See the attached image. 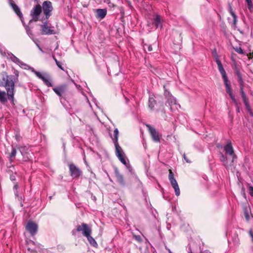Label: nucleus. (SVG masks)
<instances>
[{
	"label": "nucleus",
	"mask_w": 253,
	"mask_h": 253,
	"mask_svg": "<svg viewBox=\"0 0 253 253\" xmlns=\"http://www.w3.org/2000/svg\"><path fill=\"white\" fill-rule=\"evenodd\" d=\"M13 74L9 75L5 71L0 73V86L5 88L8 99L12 102L14 101L15 84L18 81L19 71L14 70Z\"/></svg>",
	"instance_id": "1"
},
{
	"label": "nucleus",
	"mask_w": 253,
	"mask_h": 253,
	"mask_svg": "<svg viewBox=\"0 0 253 253\" xmlns=\"http://www.w3.org/2000/svg\"><path fill=\"white\" fill-rule=\"evenodd\" d=\"M76 231L82 232L84 236H88L89 234L91 233V229L89 226L84 223H82L81 225H77L76 227V230H73L72 233L73 235L76 234Z\"/></svg>",
	"instance_id": "2"
},
{
	"label": "nucleus",
	"mask_w": 253,
	"mask_h": 253,
	"mask_svg": "<svg viewBox=\"0 0 253 253\" xmlns=\"http://www.w3.org/2000/svg\"><path fill=\"white\" fill-rule=\"evenodd\" d=\"M42 12V7L40 4L36 5L30 11V16L32 19L30 22H37L39 20V16Z\"/></svg>",
	"instance_id": "3"
},
{
	"label": "nucleus",
	"mask_w": 253,
	"mask_h": 253,
	"mask_svg": "<svg viewBox=\"0 0 253 253\" xmlns=\"http://www.w3.org/2000/svg\"><path fill=\"white\" fill-rule=\"evenodd\" d=\"M42 7L46 19H48L51 15L53 9L51 2L49 0L44 1L42 3Z\"/></svg>",
	"instance_id": "4"
},
{
	"label": "nucleus",
	"mask_w": 253,
	"mask_h": 253,
	"mask_svg": "<svg viewBox=\"0 0 253 253\" xmlns=\"http://www.w3.org/2000/svg\"><path fill=\"white\" fill-rule=\"evenodd\" d=\"M69 168L70 175L73 178L79 177L82 173L81 170L73 163L69 165Z\"/></svg>",
	"instance_id": "5"
},
{
	"label": "nucleus",
	"mask_w": 253,
	"mask_h": 253,
	"mask_svg": "<svg viewBox=\"0 0 253 253\" xmlns=\"http://www.w3.org/2000/svg\"><path fill=\"white\" fill-rule=\"evenodd\" d=\"M115 147V153L119 160L124 165H126V162L125 159V155L121 147L119 145V143L114 144Z\"/></svg>",
	"instance_id": "6"
},
{
	"label": "nucleus",
	"mask_w": 253,
	"mask_h": 253,
	"mask_svg": "<svg viewBox=\"0 0 253 253\" xmlns=\"http://www.w3.org/2000/svg\"><path fill=\"white\" fill-rule=\"evenodd\" d=\"M25 228L31 236H34L38 232V225L33 221H29L25 226Z\"/></svg>",
	"instance_id": "7"
},
{
	"label": "nucleus",
	"mask_w": 253,
	"mask_h": 253,
	"mask_svg": "<svg viewBox=\"0 0 253 253\" xmlns=\"http://www.w3.org/2000/svg\"><path fill=\"white\" fill-rule=\"evenodd\" d=\"M224 150L226 155H228L232 157L231 163H233L234 160L237 158V156L234 153L231 141H229L224 146Z\"/></svg>",
	"instance_id": "8"
},
{
	"label": "nucleus",
	"mask_w": 253,
	"mask_h": 253,
	"mask_svg": "<svg viewBox=\"0 0 253 253\" xmlns=\"http://www.w3.org/2000/svg\"><path fill=\"white\" fill-rule=\"evenodd\" d=\"M153 140L155 142H160V135L156 129L152 127L150 125H146Z\"/></svg>",
	"instance_id": "9"
},
{
	"label": "nucleus",
	"mask_w": 253,
	"mask_h": 253,
	"mask_svg": "<svg viewBox=\"0 0 253 253\" xmlns=\"http://www.w3.org/2000/svg\"><path fill=\"white\" fill-rule=\"evenodd\" d=\"M8 1L9 4L11 6L13 11L18 16L20 19L22 20V18H23V16L19 7L14 2L13 0H8Z\"/></svg>",
	"instance_id": "10"
},
{
	"label": "nucleus",
	"mask_w": 253,
	"mask_h": 253,
	"mask_svg": "<svg viewBox=\"0 0 253 253\" xmlns=\"http://www.w3.org/2000/svg\"><path fill=\"white\" fill-rule=\"evenodd\" d=\"M164 88L165 90L164 95L167 98V101L166 104H167L168 103L169 106H171L172 104H175V100L172 97L170 93L166 88V86L165 85H164Z\"/></svg>",
	"instance_id": "11"
},
{
	"label": "nucleus",
	"mask_w": 253,
	"mask_h": 253,
	"mask_svg": "<svg viewBox=\"0 0 253 253\" xmlns=\"http://www.w3.org/2000/svg\"><path fill=\"white\" fill-rule=\"evenodd\" d=\"M41 27L42 34V35H53L55 34L54 30L51 29L50 28L47 26L46 22L41 25Z\"/></svg>",
	"instance_id": "12"
},
{
	"label": "nucleus",
	"mask_w": 253,
	"mask_h": 253,
	"mask_svg": "<svg viewBox=\"0 0 253 253\" xmlns=\"http://www.w3.org/2000/svg\"><path fill=\"white\" fill-rule=\"evenodd\" d=\"M115 175L118 182L122 185H125V182L124 176L117 168L115 169Z\"/></svg>",
	"instance_id": "13"
},
{
	"label": "nucleus",
	"mask_w": 253,
	"mask_h": 253,
	"mask_svg": "<svg viewBox=\"0 0 253 253\" xmlns=\"http://www.w3.org/2000/svg\"><path fill=\"white\" fill-rule=\"evenodd\" d=\"M66 85H61L53 88V91L59 96H61L66 90Z\"/></svg>",
	"instance_id": "14"
},
{
	"label": "nucleus",
	"mask_w": 253,
	"mask_h": 253,
	"mask_svg": "<svg viewBox=\"0 0 253 253\" xmlns=\"http://www.w3.org/2000/svg\"><path fill=\"white\" fill-rule=\"evenodd\" d=\"M7 92L0 90V102L2 104H5L7 101Z\"/></svg>",
	"instance_id": "15"
},
{
	"label": "nucleus",
	"mask_w": 253,
	"mask_h": 253,
	"mask_svg": "<svg viewBox=\"0 0 253 253\" xmlns=\"http://www.w3.org/2000/svg\"><path fill=\"white\" fill-rule=\"evenodd\" d=\"M107 14V11L105 9H97L96 10V17L103 19Z\"/></svg>",
	"instance_id": "16"
},
{
	"label": "nucleus",
	"mask_w": 253,
	"mask_h": 253,
	"mask_svg": "<svg viewBox=\"0 0 253 253\" xmlns=\"http://www.w3.org/2000/svg\"><path fill=\"white\" fill-rule=\"evenodd\" d=\"M153 24L156 28L162 26L161 18L160 15H157L154 18Z\"/></svg>",
	"instance_id": "17"
},
{
	"label": "nucleus",
	"mask_w": 253,
	"mask_h": 253,
	"mask_svg": "<svg viewBox=\"0 0 253 253\" xmlns=\"http://www.w3.org/2000/svg\"><path fill=\"white\" fill-rule=\"evenodd\" d=\"M169 179L171 185H175V184H177V182L176 179L174 177V174H173V172L172 171V170L170 169H169Z\"/></svg>",
	"instance_id": "18"
},
{
	"label": "nucleus",
	"mask_w": 253,
	"mask_h": 253,
	"mask_svg": "<svg viewBox=\"0 0 253 253\" xmlns=\"http://www.w3.org/2000/svg\"><path fill=\"white\" fill-rule=\"evenodd\" d=\"M215 62H216V64L217 65L218 69L220 72V74H221L222 76L226 75V72L222 66L221 61L219 60H217V61Z\"/></svg>",
	"instance_id": "19"
},
{
	"label": "nucleus",
	"mask_w": 253,
	"mask_h": 253,
	"mask_svg": "<svg viewBox=\"0 0 253 253\" xmlns=\"http://www.w3.org/2000/svg\"><path fill=\"white\" fill-rule=\"evenodd\" d=\"M157 101L153 97H150L149 98L148 107L151 110H154V107Z\"/></svg>",
	"instance_id": "20"
},
{
	"label": "nucleus",
	"mask_w": 253,
	"mask_h": 253,
	"mask_svg": "<svg viewBox=\"0 0 253 253\" xmlns=\"http://www.w3.org/2000/svg\"><path fill=\"white\" fill-rule=\"evenodd\" d=\"M111 137L112 139V140L114 144L119 143H118V138H119V130L118 128H115L114 131V137L112 136L111 135Z\"/></svg>",
	"instance_id": "21"
},
{
	"label": "nucleus",
	"mask_w": 253,
	"mask_h": 253,
	"mask_svg": "<svg viewBox=\"0 0 253 253\" xmlns=\"http://www.w3.org/2000/svg\"><path fill=\"white\" fill-rule=\"evenodd\" d=\"M235 74L238 77V82H239L240 84L241 85H242L244 83L243 79L242 78L241 72H240L239 69H238L237 68H235Z\"/></svg>",
	"instance_id": "22"
},
{
	"label": "nucleus",
	"mask_w": 253,
	"mask_h": 253,
	"mask_svg": "<svg viewBox=\"0 0 253 253\" xmlns=\"http://www.w3.org/2000/svg\"><path fill=\"white\" fill-rule=\"evenodd\" d=\"M235 74L238 77V82H239L240 84L241 85H242L244 83L243 79L242 78L241 72H240L239 69H238L237 68H235Z\"/></svg>",
	"instance_id": "23"
},
{
	"label": "nucleus",
	"mask_w": 253,
	"mask_h": 253,
	"mask_svg": "<svg viewBox=\"0 0 253 253\" xmlns=\"http://www.w3.org/2000/svg\"><path fill=\"white\" fill-rule=\"evenodd\" d=\"M90 234H89V236H86L85 237L87 238L88 241L91 245H92L94 247H96L97 246V244L95 241V239L90 236Z\"/></svg>",
	"instance_id": "24"
},
{
	"label": "nucleus",
	"mask_w": 253,
	"mask_h": 253,
	"mask_svg": "<svg viewBox=\"0 0 253 253\" xmlns=\"http://www.w3.org/2000/svg\"><path fill=\"white\" fill-rule=\"evenodd\" d=\"M220 160L222 162L224 163V166H226L227 165V158L222 153L220 154Z\"/></svg>",
	"instance_id": "25"
},
{
	"label": "nucleus",
	"mask_w": 253,
	"mask_h": 253,
	"mask_svg": "<svg viewBox=\"0 0 253 253\" xmlns=\"http://www.w3.org/2000/svg\"><path fill=\"white\" fill-rule=\"evenodd\" d=\"M229 11L231 15L233 17V19H237V16L235 13L233 11L232 5L230 3H229Z\"/></svg>",
	"instance_id": "26"
},
{
	"label": "nucleus",
	"mask_w": 253,
	"mask_h": 253,
	"mask_svg": "<svg viewBox=\"0 0 253 253\" xmlns=\"http://www.w3.org/2000/svg\"><path fill=\"white\" fill-rule=\"evenodd\" d=\"M229 11L231 15L233 17V19H237V16L235 13L233 11L232 5L230 3H229Z\"/></svg>",
	"instance_id": "27"
},
{
	"label": "nucleus",
	"mask_w": 253,
	"mask_h": 253,
	"mask_svg": "<svg viewBox=\"0 0 253 253\" xmlns=\"http://www.w3.org/2000/svg\"><path fill=\"white\" fill-rule=\"evenodd\" d=\"M173 188L174 189V191L175 193V195L177 196H178L180 195V189L178 185V183L175 185H171Z\"/></svg>",
	"instance_id": "28"
},
{
	"label": "nucleus",
	"mask_w": 253,
	"mask_h": 253,
	"mask_svg": "<svg viewBox=\"0 0 253 253\" xmlns=\"http://www.w3.org/2000/svg\"><path fill=\"white\" fill-rule=\"evenodd\" d=\"M222 77L223 78V81L224 82V84L225 85V87H227L228 86H230V83L228 80V78H227L226 75L222 76Z\"/></svg>",
	"instance_id": "29"
},
{
	"label": "nucleus",
	"mask_w": 253,
	"mask_h": 253,
	"mask_svg": "<svg viewBox=\"0 0 253 253\" xmlns=\"http://www.w3.org/2000/svg\"><path fill=\"white\" fill-rule=\"evenodd\" d=\"M212 54L214 58L215 59V61H217V60H219L218 59V56L217 55V53L216 51V49L214 48L212 51Z\"/></svg>",
	"instance_id": "30"
},
{
	"label": "nucleus",
	"mask_w": 253,
	"mask_h": 253,
	"mask_svg": "<svg viewBox=\"0 0 253 253\" xmlns=\"http://www.w3.org/2000/svg\"><path fill=\"white\" fill-rule=\"evenodd\" d=\"M16 150L15 148H13L12 149L11 152L10 154V159L11 161H12L13 158H14V157L16 155Z\"/></svg>",
	"instance_id": "31"
},
{
	"label": "nucleus",
	"mask_w": 253,
	"mask_h": 253,
	"mask_svg": "<svg viewBox=\"0 0 253 253\" xmlns=\"http://www.w3.org/2000/svg\"><path fill=\"white\" fill-rule=\"evenodd\" d=\"M233 48L237 53L240 54H244V51L241 47L237 46L235 47H233Z\"/></svg>",
	"instance_id": "32"
},
{
	"label": "nucleus",
	"mask_w": 253,
	"mask_h": 253,
	"mask_svg": "<svg viewBox=\"0 0 253 253\" xmlns=\"http://www.w3.org/2000/svg\"><path fill=\"white\" fill-rule=\"evenodd\" d=\"M244 215H245L246 219L247 221H249L250 219V215H249V213L248 210L247 209H245L244 210Z\"/></svg>",
	"instance_id": "33"
},
{
	"label": "nucleus",
	"mask_w": 253,
	"mask_h": 253,
	"mask_svg": "<svg viewBox=\"0 0 253 253\" xmlns=\"http://www.w3.org/2000/svg\"><path fill=\"white\" fill-rule=\"evenodd\" d=\"M55 62L57 65V66L62 70L64 71V68L62 67L61 65V63L59 61H58L57 59H55Z\"/></svg>",
	"instance_id": "34"
},
{
	"label": "nucleus",
	"mask_w": 253,
	"mask_h": 253,
	"mask_svg": "<svg viewBox=\"0 0 253 253\" xmlns=\"http://www.w3.org/2000/svg\"><path fill=\"white\" fill-rule=\"evenodd\" d=\"M45 84H46L47 86H52V84L49 81V80L46 78L44 81H43Z\"/></svg>",
	"instance_id": "35"
},
{
	"label": "nucleus",
	"mask_w": 253,
	"mask_h": 253,
	"mask_svg": "<svg viewBox=\"0 0 253 253\" xmlns=\"http://www.w3.org/2000/svg\"><path fill=\"white\" fill-rule=\"evenodd\" d=\"M146 47H147V50L149 51H151L153 50L152 47V46L151 45L145 44L144 45V48L145 49Z\"/></svg>",
	"instance_id": "36"
},
{
	"label": "nucleus",
	"mask_w": 253,
	"mask_h": 253,
	"mask_svg": "<svg viewBox=\"0 0 253 253\" xmlns=\"http://www.w3.org/2000/svg\"><path fill=\"white\" fill-rule=\"evenodd\" d=\"M241 86L240 87V93H241V96L242 97H244L245 96H246V93L245 92H244V90H243V84L242 85H241Z\"/></svg>",
	"instance_id": "37"
},
{
	"label": "nucleus",
	"mask_w": 253,
	"mask_h": 253,
	"mask_svg": "<svg viewBox=\"0 0 253 253\" xmlns=\"http://www.w3.org/2000/svg\"><path fill=\"white\" fill-rule=\"evenodd\" d=\"M232 100L235 103L237 104V100L234 96L233 92L229 94Z\"/></svg>",
	"instance_id": "38"
},
{
	"label": "nucleus",
	"mask_w": 253,
	"mask_h": 253,
	"mask_svg": "<svg viewBox=\"0 0 253 253\" xmlns=\"http://www.w3.org/2000/svg\"><path fill=\"white\" fill-rule=\"evenodd\" d=\"M226 91L227 93H228V94L232 93V91L230 86H228L226 87Z\"/></svg>",
	"instance_id": "39"
},
{
	"label": "nucleus",
	"mask_w": 253,
	"mask_h": 253,
	"mask_svg": "<svg viewBox=\"0 0 253 253\" xmlns=\"http://www.w3.org/2000/svg\"><path fill=\"white\" fill-rule=\"evenodd\" d=\"M242 98L245 104L249 103V100L246 95L244 97H242Z\"/></svg>",
	"instance_id": "40"
},
{
	"label": "nucleus",
	"mask_w": 253,
	"mask_h": 253,
	"mask_svg": "<svg viewBox=\"0 0 253 253\" xmlns=\"http://www.w3.org/2000/svg\"><path fill=\"white\" fill-rule=\"evenodd\" d=\"M242 98L245 104L249 103V100L246 95L244 97H242Z\"/></svg>",
	"instance_id": "41"
},
{
	"label": "nucleus",
	"mask_w": 253,
	"mask_h": 253,
	"mask_svg": "<svg viewBox=\"0 0 253 253\" xmlns=\"http://www.w3.org/2000/svg\"><path fill=\"white\" fill-rule=\"evenodd\" d=\"M245 105L246 106V110L248 112L252 111V109L249 103H247V104H245Z\"/></svg>",
	"instance_id": "42"
},
{
	"label": "nucleus",
	"mask_w": 253,
	"mask_h": 253,
	"mask_svg": "<svg viewBox=\"0 0 253 253\" xmlns=\"http://www.w3.org/2000/svg\"><path fill=\"white\" fill-rule=\"evenodd\" d=\"M248 7L249 8V9L250 10V11H252V9L253 8V3L251 2V3H248Z\"/></svg>",
	"instance_id": "43"
},
{
	"label": "nucleus",
	"mask_w": 253,
	"mask_h": 253,
	"mask_svg": "<svg viewBox=\"0 0 253 253\" xmlns=\"http://www.w3.org/2000/svg\"><path fill=\"white\" fill-rule=\"evenodd\" d=\"M183 157L187 163H190L191 162V161L189 159H188V158L186 156L185 154H183Z\"/></svg>",
	"instance_id": "44"
},
{
	"label": "nucleus",
	"mask_w": 253,
	"mask_h": 253,
	"mask_svg": "<svg viewBox=\"0 0 253 253\" xmlns=\"http://www.w3.org/2000/svg\"><path fill=\"white\" fill-rule=\"evenodd\" d=\"M237 22V19H233V23H232V26L235 28L236 27Z\"/></svg>",
	"instance_id": "45"
},
{
	"label": "nucleus",
	"mask_w": 253,
	"mask_h": 253,
	"mask_svg": "<svg viewBox=\"0 0 253 253\" xmlns=\"http://www.w3.org/2000/svg\"><path fill=\"white\" fill-rule=\"evenodd\" d=\"M249 193L251 196L253 197V187L250 186L249 187Z\"/></svg>",
	"instance_id": "46"
},
{
	"label": "nucleus",
	"mask_w": 253,
	"mask_h": 253,
	"mask_svg": "<svg viewBox=\"0 0 253 253\" xmlns=\"http://www.w3.org/2000/svg\"><path fill=\"white\" fill-rule=\"evenodd\" d=\"M12 61L13 62H14L15 63H19L20 62L19 59L15 56L13 57V59H12Z\"/></svg>",
	"instance_id": "47"
},
{
	"label": "nucleus",
	"mask_w": 253,
	"mask_h": 253,
	"mask_svg": "<svg viewBox=\"0 0 253 253\" xmlns=\"http://www.w3.org/2000/svg\"><path fill=\"white\" fill-rule=\"evenodd\" d=\"M35 74L37 76V77H38L39 78L42 77V75L40 72H35Z\"/></svg>",
	"instance_id": "48"
},
{
	"label": "nucleus",
	"mask_w": 253,
	"mask_h": 253,
	"mask_svg": "<svg viewBox=\"0 0 253 253\" xmlns=\"http://www.w3.org/2000/svg\"><path fill=\"white\" fill-rule=\"evenodd\" d=\"M249 235L252 237V240L253 241V231H252V230H250L249 231Z\"/></svg>",
	"instance_id": "49"
},
{
	"label": "nucleus",
	"mask_w": 253,
	"mask_h": 253,
	"mask_svg": "<svg viewBox=\"0 0 253 253\" xmlns=\"http://www.w3.org/2000/svg\"><path fill=\"white\" fill-rule=\"evenodd\" d=\"M136 239L139 241V242H141V238L139 237V236H137L136 237Z\"/></svg>",
	"instance_id": "50"
},
{
	"label": "nucleus",
	"mask_w": 253,
	"mask_h": 253,
	"mask_svg": "<svg viewBox=\"0 0 253 253\" xmlns=\"http://www.w3.org/2000/svg\"><path fill=\"white\" fill-rule=\"evenodd\" d=\"M10 179H11V180H15V176H14V175H11V176H10Z\"/></svg>",
	"instance_id": "51"
},
{
	"label": "nucleus",
	"mask_w": 253,
	"mask_h": 253,
	"mask_svg": "<svg viewBox=\"0 0 253 253\" xmlns=\"http://www.w3.org/2000/svg\"><path fill=\"white\" fill-rule=\"evenodd\" d=\"M248 113H249L251 116L253 117V112H252V110L248 112Z\"/></svg>",
	"instance_id": "52"
},
{
	"label": "nucleus",
	"mask_w": 253,
	"mask_h": 253,
	"mask_svg": "<svg viewBox=\"0 0 253 253\" xmlns=\"http://www.w3.org/2000/svg\"><path fill=\"white\" fill-rule=\"evenodd\" d=\"M236 110H237V112L239 113L240 112V109H239V107L237 105L236 106Z\"/></svg>",
	"instance_id": "53"
},
{
	"label": "nucleus",
	"mask_w": 253,
	"mask_h": 253,
	"mask_svg": "<svg viewBox=\"0 0 253 253\" xmlns=\"http://www.w3.org/2000/svg\"><path fill=\"white\" fill-rule=\"evenodd\" d=\"M246 1L247 2V4L252 2V0H246Z\"/></svg>",
	"instance_id": "54"
},
{
	"label": "nucleus",
	"mask_w": 253,
	"mask_h": 253,
	"mask_svg": "<svg viewBox=\"0 0 253 253\" xmlns=\"http://www.w3.org/2000/svg\"><path fill=\"white\" fill-rule=\"evenodd\" d=\"M14 188L15 189H17L18 188V185L17 184H16L15 185H14Z\"/></svg>",
	"instance_id": "55"
},
{
	"label": "nucleus",
	"mask_w": 253,
	"mask_h": 253,
	"mask_svg": "<svg viewBox=\"0 0 253 253\" xmlns=\"http://www.w3.org/2000/svg\"><path fill=\"white\" fill-rule=\"evenodd\" d=\"M167 250H168V252H169V253H172L171 252V251L169 249H168Z\"/></svg>",
	"instance_id": "56"
},
{
	"label": "nucleus",
	"mask_w": 253,
	"mask_h": 253,
	"mask_svg": "<svg viewBox=\"0 0 253 253\" xmlns=\"http://www.w3.org/2000/svg\"><path fill=\"white\" fill-rule=\"evenodd\" d=\"M44 76L42 75V77H41L40 79H41V80H43V79L44 78Z\"/></svg>",
	"instance_id": "57"
},
{
	"label": "nucleus",
	"mask_w": 253,
	"mask_h": 253,
	"mask_svg": "<svg viewBox=\"0 0 253 253\" xmlns=\"http://www.w3.org/2000/svg\"><path fill=\"white\" fill-rule=\"evenodd\" d=\"M47 78H46L45 77H44V78L43 79V80H42V81L43 82L45 80V79H46Z\"/></svg>",
	"instance_id": "58"
},
{
	"label": "nucleus",
	"mask_w": 253,
	"mask_h": 253,
	"mask_svg": "<svg viewBox=\"0 0 253 253\" xmlns=\"http://www.w3.org/2000/svg\"><path fill=\"white\" fill-rule=\"evenodd\" d=\"M53 59L55 60V59H56L54 55L52 56Z\"/></svg>",
	"instance_id": "59"
},
{
	"label": "nucleus",
	"mask_w": 253,
	"mask_h": 253,
	"mask_svg": "<svg viewBox=\"0 0 253 253\" xmlns=\"http://www.w3.org/2000/svg\"><path fill=\"white\" fill-rule=\"evenodd\" d=\"M188 253H192V251H191L190 252H189Z\"/></svg>",
	"instance_id": "60"
},
{
	"label": "nucleus",
	"mask_w": 253,
	"mask_h": 253,
	"mask_svg": "<svg viewBox=\"0 0 253 253\" xmlns=\"http://www.w3.org/2000/svg\"><path fill=\"white\" fill-rule=\"evenodd\" d=\"M181 33H180L179 34V36L181 37Z\"/></svg>",
	"instance_id": "61"
},
{
	"label": "nucleus",
	"mask_w": 253,
	"mask_h": 253,
	"mask_svg": "<svg viewBox=\"0 0 253 253\" xmlns=\"http://www.w3.org/2000/svg\"><path fill=\"white\" fill-rule=\"evenodd\" d=\"M180 41H182V38L181 37Z\"/></svg>",
	"instance_id": "62"
}]
</instances>
